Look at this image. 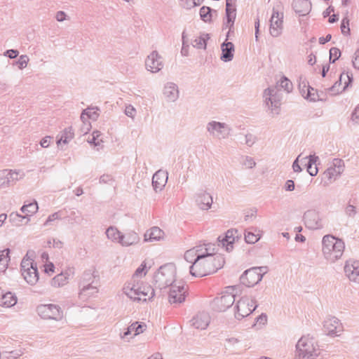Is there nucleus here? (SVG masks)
Returning <instances> with one entry per match:
<instances>
[{
	"label": "nucleus",
	"mask_w": 359,
	"mask_h": 359,
	"mask_svg": "<svg viewBox=\"0 0 359 359\" xmlns=\"http://www.w3.org/2000/svg\"><path fill=\"white\" fill-rule=\"evenodd\" d=\"M224 258L220 255H215L202 259L189 267L190 274L194 277H203L217 272L222 268Z\"/></svg>",
	"instance_id": "1"
},
{
	"label": "nucleus",
	"mask_w": 359,
	"mask_h": 359,
	"mask_svg": "<svg viewBox=\"0 0 359 359\" xmlns=\"http://www.w3.org/2000/svg\"><path fill=\"white\" fill-rule=\"evenodd\" d=\"M345 249L344 241L333 235L327 234L322 239V252L324 258L334 263L342 257Z\"/></svg>",
	"instance_id": "2"
},
{
	"label": "nucleus",
	"mask_w": 359,
	"mask_h": 359,
	"mask_svg": "<svg viewBox=\"0 0 359 359\" xmlns=\"http://www.w3.org/2000/svg\"><path fill=\"white\" fill-rule=\"evenodd\" d=\"M79 299L86 302L97 296L98 293L97 283L95 280V276L90 271H85L79 283Z\"/></svg>",
	"instance_id": "3"
},
{
	"label": "nucleus",
	"mask_w": 359,
	"mask_h": 359,
	"mask_svg": "<svg viewBox=\"0 0 359 359\" xmlns=\"http://www.w3.org/2000/svg\"><path fill=\"white\" fill-rule=\"evenodd\" d=\"M175 268L172 264L161 266L155 273L154 280L156 287L162 290L175 283Z\"/></svg>",
	"instance_id": "4"
},
{
	"label": "nucleus",
	"mask_w": 359,
	"mask_h": 359,
	"mask_svg": "<svg viewBox=\"0 0 359 359\" xmlns=\"http://www.w3.org/2000/svg\"><path fill=\"white\" fill-rule=\"evenodd\" d=\"M296 349L295 359H316L320 353L313 339L306 337H302L298 341Z\"/></svg>",
	"instance_id": "5"
},
{
	"label": "nucleus",
	"mask_w": 359,
	"mask_h": 359,
	"mask_svg": "<svg viewBox=\"0 0 359 359\" xmlns=\"http://www.w3.org/2000/svg\"><path fill=\"white\" fill-rule=\"evenodd\" d=\"M284 13L282 11V3L277 1L272 9V14L269 20V33L272 37L280 36L283 30Z\"/></svg>",
	"instance_id": "6"
},
{
	"label": "nucleus",
	"mask_w": 359,
	"mask_h": 359,
	"mask_svg": "<svg viewBox=\"0 0 359 359\" xmlns=\"http://www.w3.org/2000/svg\"><path fill=\"white\" fill-rule=\"evenodd\" d=\"M267 271V266L252 267L243 272L240 277V281L246 287H253L262 280Z\"/></svg>",
	"instance_id": "7"
},
{
	"label": "nucleus",
	"mask_w": 359,
	"mask_h": 359,
	"mask_svg": "<svg viewBox=\"0 0 359 359\" xmlns=\"http://www.w3.org/2000/svg\"><path fill=\"white\" fill-rule=\"evenodd\" d=\"M36 313L43 320L60 321L63 318V311L57 304H39L36 307Z\"/></svg>",
	"instance_id": "8"
},
{
	"label": "nucleus",
	"mask_w": 359,
	"mask_h": 359,
	"mask_svg": "<svg viewBox=\"0 0 359 359\" xmlns=\"http://www.w3.org/2000/svg\"><path fill=\"white\" fill-rule=\"evenodd\" d=\"M257 307V301L255 299L243 297L236 303L235 317L241 320L252 313Z\"/></svg>",
	"instance_id": "9"
},
{
	"label": "nucleus",
	"mask_w": 359,
	"mask_h": 359,
	"mask_svg": "<svg viewBox=\"0 0 359 359\" xmlns=\"http://www.w3.org/2000/svg\"><path fill=\"white\" fill-rule=\"evenodd\" d=\"M206 130L214 137L226 139L231 134V127L225 123L212 121L207 123Z\"/></svg>",
	"instance_id": "10"
},
{
	"label": "nucleus",
	"mask_w": 359,
	"mask_h": 359,
	"mask_svg": "<svg viewBox=\"0 0 359 359\" xmlns=\"http://www.w3.org/2000/svg\"><path fill=\"white\" fill-rule=\"evenodd\" d=\"M25 173L22 170H0V187H8L23 179Z\"/></svg>",
	"instance_id": "11"
},
{
	"label": "nucleus",
	"mask_w": 359,
	"mask_h": 359,
	"mask_svg": "<svg viewBox=\"0 0 359 359\" xmlns=\"http://www.w3.org/2000/svg\"><path fill=\"white\" fill-rule=\"evenodd\" d=\"M235 302V295L229 292H222L211 303L212 309L217 312H224L231 307Z\"/></svg>",
	"instance_id": "12"
},
{
	"label": "nucleus",
	"mask_w": 359,
	"mask_h": 359,
	"mask_svg": "<svg viewBox=\"0 0 359 359\" xmlns=\"http://www.w3.org/2000/svg\"><path fill=\"white\" fill-rule=\"evenodd\" d=\"M114 241H116L123 247H128L137 244L140 237L135 231L122 233L114 226Z\"/></svg>",
	"instance_id": "13"
},
{
	"label": "nucleus",
	"mask_w": 359,
	"mask_h": 359,
	"mask_svg": "<svg viewBox=\"0 0 359 359\" xmlns=\"http://www.w3.org/2000/svg\"><path fill=\"white\" fill-rule=\"evenodd\" d=\"M264 98V102L269 109L274 112L276 114H278V109L280 105V100L277 95V90L276 88H268L264 90L263 93Z\"/></svg>",
	"instance_id": "14"
},
{
	"label": "nucleus",
	"mask_w": 359,
	"mask_h": 359,
	"mask_svg": "<svg viewBox=\"0 0 359 359\" xmlns=\"http://www.w3.org/2000/svg\"><path fill=\"white\" fill-rule=\"evenodd\" d=\"M305 226L309 229H320L323 227L322 219L318 212L309 210L304 215Z\"/></svg>",
	"instance_id": "15"
},
{
	"label": "nucleus",
	"mask_w": 359,
	"mask_h": 359,
	"mask_svg": "<svg viewBox=\"0 0 359 359\" xmlns=\"http://www.w3.org/2000/svg\"><path fill=\"white\" fill-rule=\"evenodd\" d=\"M140 280L128 282L123 287L124 293L134 301L140 302L142 300L141 294L140 292H143V285H145Z\"/></svg>",
	"instance_id": "16"
},
{
	"label": "nucleus",
	"mask_w": 359,
	"mask_h": 359,
	"mask_svg": "<svg viewBox=\"0 0 359 359\" xmlns=\"http://www.w3.org/2000/svg\"><path fill=\"white\" fill-rule=\"evenodd\" d=\"M145 67L151 73H157L163 67L162 57L156 50H153L145 60Z\"/></svg>",
	"instance_id": "17"
},
{
	"label": "nucleus",
	"mask_w": 359,
	"mask_h": 359,
	"mask_svg": "<svg viewBox=\"0 0 359 359\" xmlns=\"http://www.w3.org/2000/svg\"><path fill=\"white\" fill-rule=\"evenodd\" d=\"M186 290L182 283L174 284L170 286L168 300L171 304H178L184 302Z\"/></svg>",
	"instance_id": "18"
},
{
	"label": "nucleus",
	"mask_w": 359,
	"mask_h": 359,
	"mask_svg": "<svg viewBox=\"0 0 359 359\" xmlns=\"http://www.w3.org/2000/svg\"><path fill=\"white\" fill-rule=\"evenodd\" d=\"M344 168V161L339 158H334L333 160L332 165L327 168L324 172V177L329 181L335 180L343 172Z\"/></svg>",
	"instance_id": "19"
},
{
	"label": "nucleus",
	"mask_w": 359,
	"mask_h": 359,
	"mask_svg": "<svg viewBox=\"0 0 359 359\" xmlns=\"http://www.w3.org/2000/svg\"><path fill=\"white\" fill-rule=\"evenodd\" d=\"M197 248V259L201 261L202 259L213 256L216 254L215 244L211 243H203L194 247Z\"/></svg>",
	"instance_id": "20"
},
{
	"label": "nucleus",
	"mask_w": 359,
	"mask_h": 359,
	"mask_svg": "<svg viewBox=\"0 0 359 359\" xmlns=\"http://www.w3.org/2000/svg\"><path fill=\"white\" fill-rule=\"evenodd\" d=\"M196 202L202 210H208L211 208L213 200L212 196L206 191L201 189L196 194Z\"/></svg>",
	"instance_id": "21"
},
{
	"label": "nucleus",
	"mask_w": 359,
	"mask_h": 359,
	"mask_svg": "<svg viewBox=\"0 0 359 359\" xmlns=\"http://www.w3.org/2000/svg\"><path fill=\"white\" fill-rule=\"evenodd\" d=\"M210 322V316L207 312H199L191 320V325L198 330H205Z\"/></svg>",
	"instance_id": "22"
},
{
	"label": "nucleus",
	"mask_w": 359,
	"mask_h": 359,
	"mask_svg": "<svg viewBox=\"0 0 359 359\" xmlns=\"http://www.w3.org/2000/svg\"><path fill=\"white\" fill-rule=\"evenodd\" d=\"M168 179V173L166 171L159 170L156 171L152 177V186L156 192L161 191L165 187Z\"/></svg>",
	"instance_id": "23"
},
{
	"label": "nucleus",
	"mask_w": 359,
	"mask_h": 359,
	"mask_svg": "<svg viewBox=\"0 0 359 359\" xmlns=\"http://www.w3.org/2000/svg\"><path fill=\"white\" fill-rule=\"evenodd\" d=\"M323 327L325 331L330 335L337 334L342 330L341 324L339 320L334 316H330L327 318L324 321Z\"/></svg>",
	"instance_id": "24"
},
{
	"label": "nucleus",
	"mask_w": 359,
	"mask_h": 359,
	"mask_svg": "<svg viewBox=\"0 0 359 359\" xmlns=\"http://www.w3.org/2000/svg\"><path fill=\"white\" fill-rule=\"evenodd\" d=\"M163 93L167 102H175L178 99L180 94L177 85L173 82L166 83L164 86Z\"/></svg>",
	"instance_id": "25"
},
{
	"label": "nucleus",
	"mask_w": 359,
	"mask_h": 359,
	"mask_svg": "<svg viewBox=\"0 0 359 359\" xmlns=\"http://www.w3.org/2000/svg\"><path fill=\"white\" fill-rule=\"evenodd\" d=\"M229 34V32H228L226 34V41L221 45L222 55L220 56V60L225 62H230L233 60L235 50L233 43L227 41Z\"/></svg>",
	"instance_id": "26"
},
{
	"label": "nucleus",
	"mask_w": 359,
	"mask_h": 359,
	"mask_svg": "<svg viewBox=\"0 0 359 359\" xmlns=\"http://www.w3.org/2000/svg\"><path fill=\"white\" fill-rule=\"evenodd\" d=\"M292 5L294 12L300 16L306 15L311 10L309 0H294Z\"/></svg>",
	"instance_id": "27"
},
{
	"label": "nucleus",
	"mask_w": 359,
	"mask_h": 359,
	"mask_svg": "<svg viewBox=\"0 0 359 359\" xmlns=\"http://www.w3.org/2000/svg\"><path fill=\"white\" fill-rule=\"evenodd\" d=\"M344 272L350 280L359 283V262L353 264L347 262L344 266Z\"/></svg>",
	"instance_id": "28"
},
{
	"label": "nucleus",
	"mask_w": 359,
	"mask_h": 359,
	"mask_svg": "<svg viewBox=\"0 0 359 359\" xmlns=\"http://www.w3.org/2000/svg\"><path fill=\"white\" fill-rule=\"evenodd\" d=\"M164 232L158 226H154L147 230L144 235V240L146 242L158 241L163 238Z\"/></svg>",
	"instance_id": "29"
},
{
	"label": "nucleus",
	"mask_w": 359,
	"mask_h": 359,
	"mask_svg": "<svg viewBox=\"0 0 359 359\" xmlns=\"http://www.w3.org/2000/svg\"><path fill=\"white\" fill-rule=\"evenodd\" d=\"M236 233L237 230L230 229L226 231L225 236L222 240H220V237L217 238L219 243H221L223 246H226V250L228 252L233 249V244L235 241L234 234Z\"/></svg>",
	"instance_id": "30"
},
{
	"label": "nucleus",
	"mask_w": 359,
	"mask_h": 359,
	"mask_svg": "<svg viewBox=\"0 0 359 359\" xmlns=\"http://www.w3.org/2000/svg\"><path fill=\"white\" fill-rule=\"evenodd\" d=\"M71 276V272L66 271L55 276L51 280V285L54 287H60L67 284Z\"/></svg>",
	"instance_id": "31"
},
{
	"label": "nucleus",
	"mask_w": 359,
	"mask_h": 359,
	"mask_svg": "<svg viewBox=\"0 0 359 359\" xmlns=\"http://www.w3.org/2000/svg\"><path fill=\"white\" fill-rule=\"evenodd\" d=\"M22 276L28 284L34 285L39 280L37 266H35V267L34 266L30 269V271H26L25 272L22 273Z\"/></svg>",
	"instance_id": "32"
},
{
	"label": "nucleus",
	"mask_w": 359,
	"mask_h": 359,
	"mask_svg": "<svg viewBox=\"0 0 359 359\" xmlns=\"http://www.w3.org/2000/svg\"><path fill=\"white\" fill-rule=\"evenodd\" d=\"M344 80V86L341 90V92L344 91L353 82V76L351 73L347 72L346 74H341L340 75L339 79L337 81L331 88H329V90L334 91L337 85L339 86L341 83L342 81Z\"/></svg>",
	"instance_id": "33"
},
{
	"label": "nucleus",
	"mask_w": 359,
	"mask_h": 359,
	"mask_svg": "<svg viewBox=\"0 0 359 359\" xmlns=\"http://www.w3.org/2000/svg\"><path fill=\"white\" fill-rule=\"evenodd\" d=\"M17 303L16 296L11 293L7 292L4 294L0 299V306L5 308H11Z\"/></svg>",
	"instance_id": "34"
},
{
	"label": "nucleus",
	"mask_w": 359,
	"mask_h": 359,
	"mask_svg": "<svg viewBox=\"0 0 359 359\" xmlns=\"http://www.w3.org/2000/svg\"><path fill=\"white\" fill-rule=\"evenodd\" d=\"M74 133L72 128H67L63 131H62L61 133L58 135L57 144H67L74 138Z\"/></svg>",
	"instance_id": "35"
},
{
	"label": "nucleus",
	"mask_w": 359,
	"mask_h": 359,
	"mask_svg": "<svg viewBox=\"0 0 359 359\" xmlns=\"http://www.w3.org/2000/svg\"><path fill=\"white\" fill-rule=\"evenodd\" d=\"M38 204L36 202L29 203L22 206L20 210L25 214L24 216H27L26 224L29 221V217L36 213L38 210Z\"/></svg>",
	"instance_id": "36"
},
{
	"label": "nucleus",
	"mask_w": 359,
	"mask_h": 359,
	"mask_svg": "<svg viewBox=\"0 0 359 359\" xmlns=\"http://www.w3.org/2000/svg\"><path fill=\"white\" fill-rule=\"evenodd\" d=\"M10 250L5 249L0 251V273H4L10 262Z\"/></svg>",
	"instance_id": "37"
},
{
	"label": "nucleus",
	"mask_w": 359,
	"mask_h": 359,
	"mask_svg": "<svg viewBox=\"0 0 359 359\" xmlns=\"http://www.w3.org/2000/svg\"><path fill=\"white\" fill-rule=\"evenodd\" d=\"M29 252H27L26 255L22 259L20 264L21 273L25 272L26 271H30V269L36 266L34 261L29 257Z\"/></svg>",
	"instance_id": "38"
},
{
	"label": "nucleus",
	"mask_w": 359,
	"mask_h": 359,
	"mask_svg": "<svg viewBox=\"0 0 359 359\" xmlns=\"http://www.w3.org/2000/svg\"><path fill=\"white\" fill-rule=\"evenodd\" d=\"M86 115L91 121H96L99 116V109L97 107H88L81 112L80 119L84 118Z\"/></svg>",
	"instance_id": "39"
},
{
	"label": "nucleus",
	"mask_w": 359,
	"mask_h": 359,
	"mask_svg": "<svg viewBox=\"0 0 359 359\" xmlns=\"http://www.w3.org/2000/svg\"><path fill=\"white\" fill-rule=\"evenodd\" d=\"M210 39L209 34L203 33L199 37L195 39L192 42V46L198 49H205L206 41Z\"/></svg>",
	"instance_id": "40"
},
{
	"label": "nucleus",
	"mask_w": 359,
	"mask_h": 359,
	"mask_svg": "<svg viewBox=\"0 0 359 359\" xmlns=\"http://www.w3.org/2000/svg\"><path fill=\"white\" fill-rule=\"evenodd\" d=\"M216 11H213L210 7L203 6L200 8L199 15L201 19L204 22H210L212 21V12Z\"/></svg>",
	"instance_id": "41"
},
{
	"label": "nucleus",
	"mask_w": 359,
	"mask_h": 359,
	"mask_svg": "<svg viewBox=\"0 0 359 359\" xmlns=\"http://www.w3.org/2000/svg\"><path fill=\"white\" fill-rule=\"evenodd\" d=\"M143 302L151 300L155 295L154 289L152 288L149 284L143 285V292H140Z\"/></svg>",
	"instance_id": "42"
},
{
	"label": "nucleus",
	"mask_w": 359,
	"mask_h": 359,
	"mask_svg": "<svg viewBox=\"0 0 359 359\" xmlns=\"http://www.w3.org/2000/svg\"><path fill=\"white\" fill-rule=\"evenodd\" d=\"M197 252H198V250L195 248L187 250L184 253V259L192 264H194L196 262L198 263L200 260L197 259Z\"/></svg>",
	"instance_id": "43"
},
{
	"label": "nucleus",
	"mask_w": 359,
	"mask_h": 359,
	"mask_svg": "<svg viewBox=\"0 0 359 359\" xmlns=\"http://www.w3.org/2000/svg\"><path fill=\"white\" fill-rule=\"evenodd\" d=\"M8 219L13 225L20 226L25 219L27 220V216H22L18 212H11L8 216Z\"/></svg>",
	"instance_id": "44"
},
{
	"label": "nucleus",
	"mask_w": 359,
	"mask_h": 359,
	"mask_svg": "<svg viewBox=\"0 0 359 359\" xmlns=\"http://www.w3.org/2000/svg\"><path fill=\"white\" fill-rule=\"evenodd\" d=\"M318 160V156L313 155H309V156H306L301 158V163H304L306 166L307 172H310L311 168L313 167V164H316L317 161Z\"/></svg>",
	"instance_id": "45"
},
{
	"label": "nucleus",
	"mask_w": 359,
	"mask_h": 359,
	"mask_svg": "<svg viewBox=\"0 0 359 359\" xmlns=\"http://www.w3.org/2000/svg\"><path fill=\"white\" fill-rule=\"evenodd\" d=\"M304 98L309 100L311 102L321 100L318 90L310 86H308L307 92L304 96Z\"/></svg>",
	"instance_id": "46"
},
{
	"label": "nucleus",
	"mask_w": 359,
	"mask_h": 359,
	"mask_svg": "<svg viewBox=\"0 0 359 359\" xmlns=\"http://www.w3.org/2000/svg\"><path fill=\"white\" fill-rule=\"evenodd\" d=\"M146 273V264L144 262H143L140 264V266L135 270L130 282L139 281L140 280L138 279V278L145 276Z\"/></svg>",
	"instance_id": "47"
},
{
	"label": "nucleus",
	"mask_w": 359,
	"mask_h": 359,
	"mask_svg": "<svg viewBox=\"0 0 359 359\" xmlns=\"http://www.w3.org/2000/svg\"><path fill=\"white\" fill-rule=\"evenodd\" d=\"M278 86L285 90L287 93H290L293 89L292 82L285 76H283L278 83Z\"/></svg>",
	"instance_id": "48"
},
{
	"label": "nucleus",
	"mask_w": 359,
	"mask_h": 359,
	"mask_svg": "<svg viewBox=\"0 0 359 359\" xmlns=\"http://www.w3.org/2000/svg\"><path fill=\"white\" fill-rule=\"evenodd\" d=\"M129 327L131 331L134 332V336H136L142 333L145 330L147 326L144 323L135 322Z\"/></svg>",
	"instance_id": "49"
},
{
	"label": "nucleus",
	"mask_w": 359,
	"mask_h": 359,
	"mask_svg": "<svg viewBox=\"0 0 359 359\" xmlns=\"http://www.w3.org/2000/svg\"><path fill=\"white\" fill-rule=\"evenodd\" d=\"M236 17V13H231L226 14V21L223 23V29L229 28V31H231V28H233L234 22Z\"/></svg>",
	"instance_id": "50"
},
{
	"label": "nucleus",
	"mask_w": 359,
	"mask_h": 359,
	"mask_svg": "<svg viewBox=\"0 0 359 359\" xmlns=\"http://www.w3.org/2000/svg\"><path fill=\"white\" fill-rule=\"evenodd\" d=\"M260 239L259 234H255L250 231H245V241L247 243L254 244Z\"/></svg>",
	"instance_id": "51"
},
{
	"label": "nucleus",
	"mask_w": 359,
	"mask_h": 359,
	"mask_svg": "<svg viewBox=\"0 0 359 359\" xmlns=\"http://www.w3.org/2000/svg\"><path fill=\"white\" fill-rule=\"evenodd\" d=\"M341 32L344 36H349L351 34V29L349 27V19L348 17H344L341 22Z\"/></svg>",
	"instance_id": "52"
},
{
	"label": "nucleus",
	"mask_w": 359,
	"mask_h": 359,
	"mask_svg": "<svg viewBox=\"0 0 359 359\" xmlns=\"http://www.w3.org/2000/svg\"><path fill=\"white\" fill-rule=\"evenodd\" d=\"M29 61V57L27 55H21L18 60L15 62V65L19 69H23L27 67Z\"/></svg>",
	"instance_id": "53"
},
{
	"label": "nucleus",
	"mask_w": 359,
	"mask_h": 359,
	"mask_svg": "<svg viewBox=\"0 0 359 359\" xmlns=\"http://www.w3.org/2000/svg\"><path fill=\"white\" fill-rule=\"evenodd\" d=\"M341 56V51L336 47L330 49V62L334 63Z\"/></svg>",
	"instance_id": "54"
},
{
	"label": "nucleus",
	"mask_w": 359,
	"mask_h": 359,
	"mask_svg": "<svg viewBox=\"0 0 359 359\" xmlns=\"http://www.w3.org/2000/svg\"><path fill=\"white\" fill-rule=\"evenodd\" d=\"M180 5L187 9H190L193 6H199L201 2L199 0H180Z\"/></svg>",
	"instance_id": "55"
},
{
	"label": "nucleus",
	"mask_w": 359,
	"mask_h": 359,
	"mask_svg": "<svg viewBox=\"0 0 359 359\" xmlns=\"http://www.w3.org/2000/svg\"><path fill=\"white\" fill-rule=\"evenodd\" d=\"M236 0H226V14L236 13Z\"/></svg>",
	"instance_id": "56"
},
{
	"label": "nucleus",
	"mask_w": 359,
	"mask_h": 359,
	"mask_svg": "<svg viewBox=\"0 0 359 359\" xmlns=\"http://www.w3.org/2000/svg\"><path fill=\"white\" fill-rule=\"evenodd\" d=\"M101 135V133L99 131H95L93 133V137L91 139L88 140V142L90 144H93L95 146H99L100 145V140L99 137ZM102 140H100V142Z\"/></svg>",
	"instance_id": "57"
},
{
	"label": "nucleus",
	"mask_w": 359,
	"mask_h": 359,
	"mask_svg": "<svg viewBox=\"0 0 359 359\" xmlns=\"http://www.w3.org/2000/svg\"><path fill=\"white\" fill-rule=\"evenodd\" d=\"M345 213L349 217H354L357 213L355 207L353 205L348 204L345 208Z\"/></svg>",
	"instance_id": "58"
},
{
	"label": "nucleus",
	"mask_w": 359,
	"mask_h": 359,
	"mask_svg": "<svg viewBox=\"0 0 359 359\" xmlns=\"http://www.w3.org/2000/svg\"><path fill=\"white\" fill-rule=\"evenodd\" d=\"M243 165L247 168H252L255 166L256 163L254 159L250 156H245Z\"/></svg>",
	"instance_id": "59"
},
{
	"label": "nucleus",
	"mask_w": 359,
	"mask_h": 359,
	"mask_svg": "<svg viewBox=\"0 0 359 359\" xmlns=\"http://www.w3.org/2000/svg\"><path fill=\"white\" fill-rule=\"evenodd\" d=\"M256 142V137L251 134L248 133L245 137V142L248 147H252Z\"/></svg>",
	"instance_id": "60"
},
{
	"label": "nucleus",
	"mask_w": 359,
	"mask_h": 359,
	"mask_svg": "<svg viewBox=\"0 0 359 359\" xmlns=\"http://www.w3.org/2000/svg\"><path fill=\"white\" fill-rule=\"evenodd\" d=\"M301 155H299L292 163V169L294 172H300L302 171V168L299 165L301 163Z\"/></svg>",
	"instance_id": "61"
},
{
	"label": "nucleus",
	"mask_w": 359,
	"mask_h": 359,
	"mask_svg": "<svg viewBox=\"0 0 359 359\" xmlns=\"http://www.w3.org/2000/svg\"><path fill=\"white\" fill-rule=\"evenodd\" d=\"M19 55V51L15 49L7 50L4 53V55L9 57L10 59H14Z\"/></svg>",
	"instance_id": "62"
},
{
	"label": "nucleus",
	"mask_w": 359,
	"mask_h": 359,
	"mask_svg": "<svg viewBox=\"0 0 359 359\" xmlns=\"http://www.w3.org/2000/svg\"><path fill=\"white\" fill-rule=\"evenodd\" d=\"M136 114V109L132 105H128L125 109V114L132 118H134Z\"/></svg>",
	"instance_id": "63"
},
{
	"label": "nucleus",
	"mask_w": 359,
	"mask_h": 359,
	"mask_svg": "<svg viewBox=\"0 0 359 359\" xmlns=\"http://www.w3.org/2000/svg\"><path fill=\"white\" fill-rule=\"evenodd\" d=\"M352 62L354 68L359 69V48L355 50Z\"/></svg>",
	"instance_id": "64"
}]
</instances>
